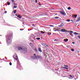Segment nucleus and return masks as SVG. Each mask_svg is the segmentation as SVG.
Wrapping results in <instances>:
<instances>
[{
  "mask_svg": "<svg viewBox=\"0 0 80 80\" xmlns=\"http://www.w3.org/2000/svg\"><path fill=\"white\" fill-rule=\"evenodd\" d=\"M16 49H17L18 50H21L22 51V53H25L27 52V49L23 48L22 47H17L16 48Z\"/></svg>",
  "mask_w": 80,
  "mask_h": 80,
  "instance_id": "nucleus-1",
  "label": "nucleus"
},
{
  "mask_svg": "<svg viewBox=\"0 0 80 80\" xmlns=\"http://www.w3.org/2000/svg\"><path fill=\"white\" fill-rule=\"evenodd\" d=\"M12 42V40H11V39L10 38H9L7 40V43L8 44H10Z\"/></svg>",
  "mask_w": 80,
  "mask_h": 80,
  "instance_id": "nucleus-2",
  "label": "nucleus"
},
{
  "mask_svg": "<svg viewBox=\"0 0 80 80\" xmlns=\"http://www.w3.org/2000/svg\"><path fill=\"white\" fill-rule=\"evenodd\" d=\"M13 58L15 60H18V56L16 54H15L13 56Z\"/></svg>",
  "mask_w": 80,
  "mask_h": 80,
  "instance_id": "nucleus-3",
  "label": "nucleus"
},
{
  "mask_svg": "<svg viewBox=\"0 0 80 80\" xmlns=\"http://www.w3.org/2000/svg\"><path fill=\"white\" fill-rule=\"evenodd\" d=\"M69 33V34H70V35L71 36V37H73V36L72 34V33H73V31H69L68 32Z\"/></svg>",
  "mask_w": 80,
  "mask_h": 80,
  "instance_id": "nucleus-4",
  "label": "nucleus"
},
{
  "mask_svg": "<svg viewBox=\"0 0 80 80\" xmlns=\"http://www.w3.org/2000/svg\"><path fill=\"white\" fill-rule=\"evenodd\" d=\"M60 13L62 14V15H64V16H65L66 15V13L65 12H62V11H60Z\"/></svg>",
  "mask_w": 80,
  "mask_h": 80,
  "instance_id": "nucleus-5",
  "label": "nucleus"
},
{
  "mask_svg": "<svg viewBox=\"0 0 80 80\" xmlns=\"http://www.w3.org/2000/svg\"><path fill=\"white\" fill-rule=\"evenodd\" d=\"M61 32H67V31L66 30L64 29H62L61 30Z\"/></svg>",
  "mask_w": 80,
  "mask_h": 80,
  "instance_id": "nucleus-6",
  "label": "nucleus"
},
{
  "mask_svg": "<svg viewBox=\"0 0 80 80\" xmlns=\"http://www.w3.org/2000/svg\"><path fill=\"white\" fill-rule=\"evenodd\" d=\"M34 56H35L34 58H36L37 59V58H38V56H36V54H34Z\"/></svg>",
  "mask_w": 80,
  "mask_h": 80,
  "instance_id": "nucleus-7",
  "label": "nucleus"
},
{
  "mask_svg": "<svg viewBox=\"0 0 80 80\" xmlns=\"http://www.w3.org/2000/svg\"><path fill=\"white\" fill-rule=\"evenodd\" d=\"M78 20H80V15H79L78 17Z\"/></svg>",
  "mask_w": 80,
  "mask_h": 80,
  "instance_id": "nucleus-8",
  "label": "nucleus"
},
{
  "mask_svg": "<svg viewBox=\"0 0 80 80\" xmlns=\"http://www.w3.org/2000/svg\"><path fill=\"white\" fill-rule=\"evenodd\" d=\"M59 40H60L58 39H56L54 40V41H55L56 42H58L59 41Z\"/></svg>",
  "mask_w": 80,
  "mask_h": 80,
  "instance_id": "nucleus-9",
  "label": "nucleus"
},
{
  "mask_svg": "<svg viewBox=\"0 0 80 80\" xmlns=\"http://www.w3.org/2000/svg\"><path fill=\"white\" fill-rule=\"evenodd\" d=\"M18 18H22V17H21V16H20V15H18L17 16Z\"/></svg>",
  "mask_w": 80,
  "mask_h": 80,
  "instance_id": "nucleus-10",
  "label": "nucleus"
},
{
  "mask_svg": "<svg viewBox=\"0 0 80 80\" xmlns=\"http://www.w3.org/2000/svg\"><path fill=\"white\" fill-rule=\"evenodd\" d=\"M63 68L65 69H67V70H68V68H67L66 67H63Z\"/></svg>",
  "mask_w": 80,
  "mask_h": 80,
  "instance_id": "nucleus-11",
  "label": "nucleus"
},
{
  "mask_svg": "<svg viewBox=\"0 0 80 80\" xmlns=\"http://www.w3.org/2000/svg\"><path fill=\"white\" fill-rule=\"evenodd\" d=\"M57 31H58V32H60V31H61V29L60 28H59V29H57Z\"/></svg>",
  "mask_w": 80,
  "mask_h": 80,
  "instance_id": "nucleus-12",
  "label": "nucleus"
},
{
  "mask_svg": "<svg viewBox=\"0 0 80 80\" xmlns=\"http://www.w3.org/2000/svg\"><path fill=\"white\" fill-rule=\"evenodd\" d=\"M38 51L40 52H42V50H41V48H39L38 49Z\"/></svg>",
  "mask_w": 80,
  "mask_h": 80,
  "instance_id": "nucleus-13",
  "label": "nucleus"
},
{
  "mask_svg": "<svg viewBox=\"0 0 80 80\" xmlns=\"http://www.w3.org/2000/svg\"><path fill=\"white\" fill-rule=\"evenodd\" d=\"M64 40L65 42H68V40L67 39H64Z\"/></svg>",
  "mask_w": 80,
  "mask_h": 80,
  "instance_id": "nucleus-14",
  "label": "nucleus"
},
{
  "mask_svg": "<svg viewBox=\"0 0 80 80\" xmlns=\"http://www.w3.org/2000/svg\"><path fill=\"white\" fill-rule=\"evenodd\" d=\"M13 12H14V14H15V13H16V12H17V10H14L13 11Z\"/></svg>",
  "mask_w": 80,
  "mask_h": 80,
  "instance_id": "nucleus-15",
  "label": "nucleus"
},
{
  "mask_svg": "<svg viewBox=\"0 0 80 80\" xmlns=\"http://www.w3.org/2000/svg\"><path fill=\"white\" fill-rule=\"evenodd\" d=\"M7 4H8V5H9L10 4V2H7Z\"/></svg>",
  "mask_w": 80,
  "mask_h": 80,
  "instance_id": "nucleus-16",
  "label": "nucleus"
},
{
  "mask_svg": "<svg viewBox=\"0 0 80 80\" xmlns=\"http://www.w3.org/2000/svg\"><path fill=\"white\" fill-rule=\"evenodd\" d=\"M73 34L74 35H78V33L77 32H74Z\"/></svg>",
  "mask_w": 80,
  "mask_h": 80,
  "instance_id": "nucleus-17",
  "label": "nucleus"
},
{
  "mask_svg": "<svg viewBox=\"0 0 80 80\" xmlns=\"http://www.w3.org/2000/svg\"><path fill=\"white\" fill-rule=\"evenodd\" d=\"M74 17H75V18H76V17H77V14H74Z\"/></svg>",
  "mask_w": 80,
  "mask_h": 80,
  "instance_id": "nucleus-18",
  "label": "nucleus"
},
{
  "mask_svg": "<svg viewBox=\"0 0 80 80\" xmlns=\"http://www.w3.org/2000/svg\"><path fill=\"white\" fill-rule=\"evenodd\" d=\"M54 18H55V19H58V18H59V17H55Z\"/></svg>",
  "mask_w": 80,
  "mask_h": 80,
  "instance_id": "nucleus-19",
  "label": "nucleus"
},
{
  "mask_svg": "<svg viewBox=\"0 0 80 80\" xmlns=\"http://www.w3.org/2000/svg\"><path fill=\"white\" fill-rule=\"evenodd\" d=\"M63 24H62L60 25L59 26V27H63Z\"/></svg>",
  "mask_w": 80,
  "mask_h": 80,
  "instance_id": "nucleus-20",
  "label": "nucleus"
},
{
  "mask_svg": "<svg viewBox=\"0 0 80 80\" xmlns=\"http://www.w3.org/2000/svg\"><path fill=\"white\" fill-rule=\"evenodd\" d=\"M41 33H42V34L45 33V32H43V31H41Z\"/></svg>",
  "mask_w": 80,
  "mask_h": 80,
  "instance_id": "nucleus-21",
  "label": "nucleus"
},
{
  "mask_svg": "<svg viewBox=\"0 0 80 80\" xmlns=\"http://www.w3.org/2000/svg\"><path fill=\"white\" fill-rule=\"evenodd\" d=\"M41 58V57L39 56H38V58Z\"/></svg>",
  "mask_w": 80,
  "mask_h": 80,
  "instance_id": "nucleus-22",
  "label": "nucleus"
},
{
  "mask_svg": "<svg viewBox=\"0 0 80 80\" xmlns=\"http://www.w3.org/2000/svg\"><path fill=\"white\" fill-rule=\"evenodd\" d=\"M54 31H57V29L56 28H54Z\"/></svg>",
  "mask_w": 80,
  "mask_h": 80,
  "instance_id": "nucleus-23",
  "label": "nucleus"
},
{
  "mask_svg": "<svg viewBox=\"0 0 80 80\" xmlns=\"http://www.w3.org/2000/svg\"><path fill=\"white\" fill-rule=\"evenodd\" d=\"M68 10H70L71 9V8H70V7H69L68 8Z\"/></svg>",
  "mask_w": 80,
  "mask_h": 80,
  "instance_id": "nucleus-24",
  "label": "nucleus"
},
{
  "mask_svg": "<svg viewBox=\"0 0 80 80\" xmlns=\"http://www.w3.org/2000/svg\"><path fill=\"white\" fill-rule=\"evenodd\" d=\"M36 39L37 40H40V38H37Z\"/></svg>",
  "mask_w": 80,
  "mask_h": 80,
  "instance_id": "nucleus-25",
  "label": "nucleus"
},
{
  "mask_svg": "<svg viewBox=\"0 0 80 80\" xmlns=\"http://www.w3.org/2000/svg\"><path fill=\"white\" fill-rule=\"evenodd\" d=\"M45 44L44 43L42 44V45L43 46H45Z\"/></svg>",
  "mask_w": 80,
  "mask_h": 80,
  "instance_id": "nucleus-26",
  "label": "nucleus"
},
{
  "mask_svg": "<svg viewBox=\"0 0 80 80\" xmlns=\"http://www.w3.org/2000/svg\"><path fill=\"white\" fill-rule=\"evenodd\" d=\"M64 67H68V66L66 65H64Z\"/></svg>",
  "mask_w": 80,
  "mask_h": 80,
  "instance_id": "nucleus-27",
  "label": "nucleus"
},
{
  "mask_svg": "<svg viewBox=\"0 0 80 80\" xmlns=\"http://www.w3.org/2000/svg\"><path fill=\"white\" fill-rule=\"evenodd\" d=\"M71 51H72V52H74V49H73V48H72Z\"/></svg>",
  "mask_w": 80,
  "mask_h": 80,
  "instance_id": "nucleus-28",
  "label": "nucleus"
},
{
  "mask_svg": "<svg viewBox=\"0 0 80 80\" xmlns=\"http://www.w3.org/2000/svg\"><path fill=\"white\" fill-rule=\"evenodd\" d=\"M13 8H17V6H14V7H13Z\"/></svg>",
  "mask_w": 80,
  "mask_h": 80,
  "instance_id": "nucleus-29",
  "label": "nucleus"
},
{
  "mask_svg": "<svg viewBox=\"0 0 80 80\" xmlns=\"http://www.w3.org/2000/svg\"><path fill=\"white\" fill-rule=\"evenodd\" d=\"M48 26H49L50 27H54V26L52 25H50Z\"/></svg>",
  "mask_w": 80,
  "mask_h": 80,
  "instance_id": "nucleus-30",
  "label": "nucleus"
},
{
  "mask_svg": "<svg viewBox=\"0 0 80 80\" xmlns=\"http://www.w3.org/2000/svg\"><path fill=\"white\" fill-rule=\"evenodd\" d=\"M69 77H72V78H73V76H71V75H70Z\"/></svg>",
  "mask_w": 80,
  "mask_h": 80,
  "instance_id": "nucleus-31",
  "label": "nucleus"
},
{
  "mask_svg": "<svg viewBox=\"0 0 80 80\" xmlns=\"http://www.w3.org/2000/svg\"><path fill=\"white\" fill-rule=\"evenodd\" d=\"M47 33L48 35H51V33H50L48 32Z\"/></svg>",
  "mask_w": 80,
  "mask_h": 80,
  "instance_id": "nucleus-32",
  "label": "nucleus"
},
{
  "mask_svg": "<svg viewBox=\"0 0 80 80\" xmlns=\"http://www.w3.org/2000/svg\"><path fill=\"white\" fill-rule=\"evenodd\" d=\"M9 65H12V62H9Z\"/></svg>",
  "mask_w": 80,
  "mask_h": 80,
  "instance_id": "nucleus-33",
  "label": "nucleus"
},
{
  "mask_svg": "<svg viewBox=\"0 0 80 80\" xmlns=\"http://www.w3.org/2000/svg\"><path fill=\"white\" fill-rule=\"evenodd\" d=\"M78 38H80V36H78Z\"/></svg>",
  "mask_w": 80,
  "mask_h": 80,
  "instance_id": "nucleus-34",
  "label": "nucleus"
},
{
  "mask_svg": "<svg viewBox=\"0 0 80 80\" xmlns=\"http://www.w3.org/2000/svg\"><path fill=\"white\" fill-rule=\"evenodd\" d=\"M5 13H7V11H5L4 12Z\"/></svg>",
  "mask_w": 80,
  "mask_h": 80,
  "instance_id": "nucleus-35",
  "label": "nucleus"
},
{
  "mask_svg": "<svg viewBox=\"0 0 80 80\" xmlns=\"http://www.w3.org/2000/svg\"><path fill=\"white\" fill-rule=\"evenodd\" d=\"M12 1V2H14V0H11Z\"/></svg>",
  "mask_w": 80,
  "mask_h": 80,
  "instance_id": "nucleus-36",
  "label": "nucleus"
},
{
  "mask_svg": "<svg viewBox=\"0 0 80 80\" xmlns=\"http://www.w3.org/2000/svg\"><path fill=\"white\" fill-rule=\"evenodd\" d=\"M72 43L73 44H75V42H72Z\"/></svg>",
  "mask_w": 80,
  "mask_h": 80,
  "instance_id": "nucleus-37",
  "label": "nucleus"
},
{
  "mask_svg": "<svg viewBox=\"0 0 80 80\" xmlns=\"http://www.w3.org/2000/svg\"><path fill=\"white\" fill-rule=\"evenodd\" d=\"M35 2H36V3H37V0H35Z\"/></svg>",
  "mask_w": 80,
  "mask_h": 80,
  "instance_id": "nucleus-38",
  "label": "nucleus"
},
{
  "mask_svg": "<svg viewBox=\"0 0 80 80\" xmlns=\"http://www.w3.org/2000/svg\"><path fill=\"white\" fill-rule=\"evenodd\" d=\"M34 25H34V24H32V26H34Z\"/></svg>",
  "mask_w": 80,
  "mask_h": 80,
  "instance_id": "nucleus-39",
  "label": "nucleus"
},
{
  "mask_svg": "<svg viewBox=\"0 0 80 80\" xmlns=\"http://www.w3.org/2000/svg\"><path fill=\"white\" fill-rule=\"evenodd\" d=\"M15 16H17V14H15Z\"/></svg>",
  "mask_w": 80,
  "mask_h": 80,
  "instance_id": "nucleus-40",
  "label": "nucleus"
},
{
  "mask_svg": "<svg viewBox=\"0 0 80 80\" xmlns=\"http://www.w3.org/2000/svg\"><path fill=\"white\" fill-rule=\"evenodd\" d=\"M55 15H57V13L55 14Z\"/></svg>",
  "mask_w": 80,
  "mask_h": 80,
  "instance_id": "nucleus-41",
  "label": "nucleus"
},
{
  "mask_svg": "<svg viewBox=\"0 0 80 80\" xmlns=\"http://www.w3.org/2000/svg\"><path fill=\"white\" fill-rule=\"evenodd\" d=\"M22 20H24V18H22Z\"/></svg>",
  "mask_w": 80,
  "mask_h": 80,
  "instance_id": "nucleus-42",
  "label": "nucleus"
},
{
  "mask_svg": "<svg viewBox=\"0 0 80 80\" xmlns=\"http://www.w3.org/2000/svg\"><path fill=\"white\" fill-rule=\"evenodd\" d=\"M68 21V22H70V20H68V21Z\"/></svg>",
  "mask_w": 80,
  "mask_h": 80,
  "instance_id": "nucleus-43",
  "label": "nucleus"
},
{
  "mask_svg": "<svg viewBox=\"0 0 80 80\" xmlns=\"http://www.w3.org/2000/svg\"><path fill=\"white\" fill-rule=\"evenodd\" d=\"M67 20H70V19H67Z\"/></svg>",
  "mask_w": 80,
  "mask_h": 80,
  "instance_id": "nucleus-44",
  "label": "nucleus"
},
{
  "mask_svg": "<svg viewBox=\"0 0 80 80\" xmlns=\"http://www.w3.org/2000/svg\"><path fill=\"white\" fill-rule=\"evenodd\" d=\"M71 21H72V22H73V21H72V20Z\"/></svg>",
  "mask_w": 80,
  "mask_h": 80,
  "instance_id": "nucleus-45",
  "label": "nucleus"
},
{
  "mask_svg": "<svg viewBox=\"0 0 80 80\" xmlns=\"http://www.w3.org/2000/svg\"><path fill=\"white\" fill-rule=\"evenodd\" d=\"M68 48H69V47H68Z\"/></svg>",
  "mask_w": 80,
  "mask_h": 80,
  "instance_id": "nucleus-46",
  "label": "nucleus"
},
{
  "mask_svg": "<svg viewBox=\"0 0 80 80\" xmlns=\"http://www.w3.org/2000/svg\"><path fill=\"white\" fill-rule=\"evenodd\" d=\"M58 15V16H60V15Z\"/></svg>",
  "mask_w": 80,
  "mask_h": 80,
  "instance_id": "nucleus-47",
  "label": "nucleus"
},
{
  "mask_svg": "<svg viewBox=\"0 0 80 80\" xmlns=\"http://www.w3.org/2000/svg\"><path fill=\"white\" fill-rule=\"evenodd\" d=\"M20 30H22L21 29H20Z\"/></svg>",
  "mask_w": 80,
  "mask_h": 80,
  "instance_id": "nucleus-48",
  "label": "nucleus"
},
{
  "mask_svg": "<svg viewBox=\"0 0 80 80\" xmlns=\"http://www.w3.org/2000/svg\"><path fill=\"white\" fill-rule=\"evenodd\" d=\"M46 46H48V45H46Z\"/></svg>",
  "mask_w": 80,
  "mask_h": 80,
  "instance_id": "nucleus-49",
  "label": "nucleus"
},
{
  "mask_svg": "<svg viewBox=\"0 0 80 80\" xmlns=\"http://www.w3.org/2000/svg\"><path fill=\"white\" fill-rule=\"evenodd\" d=\"M14 5H15V4H14Z\"/></svg>",
  "mask_w": 80,
  "mask_h": 80,
  "instance_id": "nucleus-50",
  "label": "nucleus"
}]
</instances>
